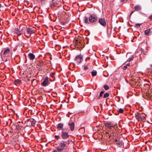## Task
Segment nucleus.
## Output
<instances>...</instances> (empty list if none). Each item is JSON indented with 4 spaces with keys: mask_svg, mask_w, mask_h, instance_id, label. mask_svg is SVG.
<instances>
[{
    "mask_svg": "<svg viewBox=\"0 0 152 152\" xmlns=\"http://www.w3.org/2000/svg\"><path fill=\"white\" fill-rule=\"evenodd\" d=\"M67 142L64 141L58 143L59 146L56 147V149L58 152H65L64 150L67 147L66 145Z\"/></svg>",
    "mask_w": 152,
    "mask_h": 152,
    "instance_id": "1",
    "label": "nucleus"
},
{
    "mask_svg": "<svg viewBox=\"0 0 152 152\" xmlns=\"http://www.w3.org/2000/svg\"><path fill=\"white\" fill-rule=\"evenodd\" d=\"M24 31V35L27 37L30 36L31 35L35 32L34 28H27Z\"/></svg>",
    "mask_w": 152,
    "mask_h": 152,
    "instance_id": "2",
    "label": "nucleus"
},
{
    "mask_svg": "<svg viewBox=\"0 0 152 152\" xmlns=\"http://www.w3.org/2000/svg\"><path fill=\"white\" fill-rule=\"evenodd\" d=\"M135 115L136 118L138 121H142L146 116L145 114L139 113H136Z\"/></svg>",
    "mask_w": 152,
    "mask_h": 152,
    "instance_id": "3",
    "label": "nucleus"
},
{
    "mask_svg": "<svg viewBox=\"0 0 152 152\" xmlns=\"http://www.w3.org/2000/svg\"><path fill=\"white\" fill-rule=\"evenodd\" d=\"M83 57L81 55H78L74 58L75 62L77 64H79L83 60Z\"/></svg>",
    "mask_w": 152,
    "mask_h": 152,
    "instance_id": "4",
    "label": "nucleus"
},
{
    "mask_svg": "<svg viewBox=\"0 0 152 152\" xmlns=\"http://www.w3.org/2000/svg\"><path fill=\"white\" fill-rule=\"evenodd\" d=\"M36 123V120L33 118H31L28 120L27 123L26 125L28 126H34Z\"/></svg>",
    "mask_w": 152,
    "mask_h": 152,
    "instance_id": "5",
    "label": "nucleus"
},
{
    "mask_svg": "<svg viewBox=\"0 0 152 152\" xmlns=\"http://www.w3.org/2000/svg\"><path fill=\"white\" fill-rule=\"evenodd\" d=\"M10 53V50L9 49L7 48L3 52V53L1 54L2 58H3L4 57H7L9 56Z\"/></svg>",
    "mask_w": 152,
    "mask_h": 152,
    "instance_id": "6",
    "label": "nucleus"
},
{
    "mask_svg": "<svg viewBox=\"0 0 152 152\" xmlns=\"http://www.w3.org/2000/svg\"><path fill=\"white\" fill-rule=\"evenodd\" d=\"M99 22L101 25L103 27H105L107 25L106 21L104 18H99Z\"/></svg>",
    "mask_w": 152,
    "mask_h": 152,
    "instance_id": "7",
    "label": "nucleus"
},
{
    "mask_svg": "<svg viewBox=\"0 0 152 152\" xmlns=\"http://www.w3.org/2000/svg\"><path fill=\"white\" fill-rule=\"evenodd\" d=\"M61 136L62 139H66L68 138L69 135L67 132L62 131L61 132Z\"/></svg>",
    "mask_w": 152,
    "mask_h": 152,
    "instance_id": "8",
    "label": "nucleus"
},
{
    "mask_svg": "<svg viewBox=\"0 0 152 152\" xmlns=\"http://www.w3.org/2000/svg\"><path fill=\"white\" fill-rule=\"evenodd\" d=\"M97 16L95 15H91L89 18V21L91 23L94 22L97 20Z\"/></svg>",
    "mask_w": 152,
    "mask_h": 152,
    "instance_id": "9",
    "label": "nucleus"
},
{
    "mask_svg": "<svg viewBox=\"0 0 152 152\" xmlns=\"http://www.w3.org/2000/svg\"><path fill=\"white\" fill-rule=\"evenodd\" d=\"M48 77L46 76L44 78V81L42 83V85L44 86H48L49 84Z\"/></svg>",
    "mask_w": 152,
    "mask_h": 152,
    "instance_id": "10",
    "label": "nucleus"
},
{
    "mask_svg": "<svg viewBox=\"0 0 152 152\" xmlns=\"http://www.w3.org/2000/svg\"><path fill=\"white\" fill-rule=\"evenodd\" d=\"M105 126L107 127L109 129H111V127L113 126H116V125H113V124H112L110 123H107L105 124Z\"/></svg>",
    "mask_w": 152,
    "mask_h": 152,
    "instance_id": "11",
    "label": "nucleus"
},
{
    "mask_svg": "<svg viewBox=\"0 0 152 152\" xmlns=\"http://www.w3.org/2000/svg\"><path fill=\"white\" fill-rule=\"evenodd\" d=\"M69 125L70 126V129L72 131H73L74 130L75 128V124L74 122L72 123L69 122L68 123Z\"/></svg>",
    "mask_w": 152,
    "mask_h": 152,
    "instance_id": "12",
    "label": "nucleus"
},
{
    "mask_svg": "<svg viewBox=\"0 0 152 152\" xmlns=\"http://www.w3.org/2000/svg\"><path fill=\"white\" fill-rule=\"evenodd\" d=\"M28 56L31 60H33L35 58V55L33 53H30L28 54Z\"/></svg>",
    "mask_w": 152,
    "mask_h": 152,
    "instance_id": "13",
    "label": "nucleus"
},
{
    "mask_svg": "<svg viewBox=\"0 0 152 152\" xmlns=\"http://www.w3.org/2000/svg\"><path fill=\"white\" fill-rule=\"evenodd\" d=\"M63 124L60 123L56 125V127L57 129L60 130L62 129L63 126Z\"/></svg>",
    "mask_w": 152,
    "mask_h": 152,
    "instance_id": "14",
    "label": "nucleus"
},
{
    "mask_svg": "<svg viewBox=\"0 0 152 152\" xmlns=\"http://www.w3.org/2000/svg\"><path fill=\"white\" fill-rule=\"evenodd\" d=\"M15 32L16 34H17L18 36H19L21 35L22 34V33L21 32V31L19 30H18V28H16L15 31Z\"/></svg>",
    "mask_w": 152,
    "mask_h": 152,
    "instance_id": "15",
    "label": "nucleus"
},
{
    "mask_svg": "<svg viewBox=\"0 0 152 152\" xmlns=\"http://www.w3.org/2000/svg\"><path fill=\"white\" fill-rule=\"evenodd\" d=\"M141 9L140 6L139 5H136L134 7V9L136 10H141Z\"/></svg>",
    "mask_w": 152,
    "mask_h": 152,
    "instance_id": "16",
    "label": "nucleus"
},
{
    "mask_svg": "<svg viewBox=\"0 0 152 152\" xmlns=\"http://www.w3.org/2000/svg\"><path fill=\"white\" fill-rule=\"evenodd\" d=\"M31 83L32 86H35L37 84V80L34 79H33L31 81Z\"/></svg>",
    "mask_w": 152,
    "mask_h": 152,
    "instance_id": "17",
    "label": "nucleus"
},
{
    "mask_svg": "<svg viewBox=\"0 0 152 152\" xmlns=\"http://www.w3.org/2000/svg\"><path fill=\"white\" fill-rule=\"evenodd\" d=\"M122 141H118L116 143V144L118 146H119V147H121V146H122Z\"/></svg>",
    "mask_w": 152,
    "mask_h": 152,
    "instance_id": "18",
    "label": "nucleus"
},
{
    "mask_svg": "<svg viewBox=\"0 0 152 152\" xmlns=\"http://www.w3.org/2000/svg\"><path fill=\"white\" fill-rule=\"evenodd\" d=\"M21 128H23V129L24 128V127H23V126H20L19 125H17L16 126V129L17 130L19 131L21 129Z\"/></svg>",
    "mask_w": 152,
    "mask_h": 152,
    "instance_id": "19",
    "label": "nucleus"
},
{
    "mask_svg": "<svg viewBox=\"0 0 152 152\" xmlns=\"http://www.w3.org/2000/svg\"><path fill=\"white\" fill-rule=\"evenodd\" d=\"M44 65V62L43 61H39L37 63V65L39 66H43Z\"/></svg>",
    "mask_w": 152,
    "mask_h": 152,
    "instance_id": "20",
    "label": "nucleus"
},
{
    "mask_svg": "<svg viewBox=\"0 0 152 152\" xmlns=\"http://www.w3.org/2000/svg\"><path fill=\"white\" fill-rule=\"evenodd\" d=\"M21 82V80H20L18 79L16 80L15 82L14 83L15 85H17L20 84Z\"/></svg>",
    "mask_w": 152,
    "mask_h": 152,
    "instance_id": "21",
    "label": "nucleus"
},
{
    "mask_svg": "<svg viewBox=\"0 0 152 152\" xmlns=\"http://www.w3.org/2000/svg\"><path fill=\"white\" fill-rule=\"evenodd\" d=\"M134 59V56L133 55L131 56L127 60V61L128 62H130L132 61Z\"/></svg>",
    "mask_w": 152,
    "mask_h": 152,
    "instance_id": "22",
    "label": "nucleus"
},
{
    "mask_svg": "<svg viewBox=\"0 0 152 152\" xmlns=\"http://www.w3.org/2000/svg\"><path fill=\"white\" fill-rule=\"evenodd\" d=\"M97 72L95 70H93L91 72V75L92 76H94L96 75Z\"/></svg>",
    "mask_w": 152,
    "mask_h": 152,
    "instance_id": "23",
    "label": "nucleus"
},
{
    "mask_svg": "<svg viewBox=\"0 0 152 152\" xmlns=\"http://www.w3.org/2000/svg\"><path fill=\"white\" fill-rule=\"evenodd\" d=\"M150 31V29L145 30V34L146 35H149Z\"/></svg>",
    "mask_w": 152,
    "mask_h": 152,
    "instance_id": "24",
    "label": "nucleus"
},
{
    "mask_svg": "<svg viewBox=\"0 0 152 152\" xmlns=\"http://www.w3.org/2000/svg\"><path fill=\"white\" fill-rule=\"evenodd\" d=\"M84 20L85 23H88V18L85 17Z\"/></svg>",
    "mask_w": 152,
    "mask_h": 152,
    "instance_id": "25",
    "label": "nucleus"
},
{
    "mask_svg": "<svg viewBox=\"0 0 152 152\" xmlns=\"http://www.w3.org/2000/svg\"><path fill=\"white\" fill-rule=\"evenodd\" d=\"M104 88L105 90H107L109 88V86L106 85L104 86Z\"/></svg>",
    "mask_w": 152,
    "mask_h": 152,
    "instance_id": "26",
    "label": "nucleus"
},
{
    "mask_svg": "<svg viewBox=\"0 0 152 152\" xmlns=\"http://www.w3.org/2000/svg\"><path fill=\"white\" fill-rule=\"evenodd\" d=\"M109 96V94L108 93H105L103 96V97L104 98L108 97Z\"/></svg>",
    "mask_w": 152,
    "mask_h": 152,
    "instance_id": "27",
    "label": "nucleus"
},
{
    "mask_svg": "<svg viewBox=\"0 0 152 152\" xmlns=\"http://www.w3.org/2000/svg\"><path fill=\"white\" fill-rule=\"evenodd\" d=\"M114 133L113 132H112L110 134H108V136H109V137H111L113 136L114 135Z\"/></svg>",
    "mask_w": 152,
    "mask_h": 152,
    "instance_id": "28",
    "label": "nucleus"
},
{
    "mask_svg": "<svg viewBox=\"0 0 152 152\" xmlns=\"http://www.w3.org/2000/svg\"><path fill=\"white\" fill-rule=\"evenodd\" d=\"M124 111V110L122 108H120L118 112L120 113H123V112Z\"/></svg>",
    "mask_w": 152,
    "mask_h": 152,
    "instance_id": "29",
    "label": "nucleus"
},
{
    "mask_svg": "<svg viewBox=\"0 0 152 152\" xmlns=\"http://www.w3.org/2000/svg\"><path fill=\"white\" fill-rule=\"evenodd\" d=\"M55 73L54 72H51L50 74V76H51L52 77H54L55 75Z\"/></svg>",
    "mask_w": 152,
    "mask_h": 152,
    "instance_id": "30",
    "label": "nucleus"
},
{
    "mask_svg": "<svg viewBox=\"0 0 152 152\" xmlns=\"http://www.w3.org/2000/svg\"><path fill=\"white\" fill-rule=\"evenodd\" d=\"M75 43L76 45H80V43L78 41V40H76L75 41Z\"/></svg>",
    "mask_w": 152,
    "mask_h": 152,
    "instance_id": "31",
    "label": "nucleus"
},
{
    "mask_svg": "<svg viewBox=\"0 0 152 152\" xmlns=\"http://www.w3.org/2000/svg\"><path fill=\"white\" fill-rule=\"evenodd\" d=\"M142 24V23H136L135 26L137 27H139Z\"/></svg>",
    "mask_w": 152,
    "mask_h": 152,
    "instance_id": "32",
    "label": "nucleus"
},
{
    "mask_svg": "<svg viewBox=\"0 0 152 152\" xmlns=\"http://www.w3.org/2000/svg\"><path fill=\"white\" fill-rule=\"evenodd\" d=\"M60 137L58 135H56L55 136V138L57 140H58L59 137Z\"/></svg>",
    "mask_w": 152,
    "mask_h": 152,
    "instance_id": "33",
    "label": "nucleus"
},
{
    "mask_svg": "<svg viewBox=\"0 0 152 152\" xmlns=\"http://www.w3.org/2000/svg\"><path fill=\"white\" fill-rule=\"evenodd\" d=\"M104 93V92L103 91H101L100 92V94L99 95L100 96H102V94Z\"/></svg>",
    "mask_w": 152,
    "mask_h": 152,
    "instance_id": "34",
    "label": "nucleus"
},
{
    "mask_svg": "<svg viewBox=\"0 0 152 152\" xmlns=\"http://www.w3.org/2000/svg\"><path fill=\"white\" fill-rule=\"evenodd\" d=\"M84 70H87L88 69V67L87 66H84Z\"/></svg>",
    "mask_w": 152,
    "mask_h": 152,
    "instance_id": "35",
    "label": "nucleus"
},
{
    "mask_svg": "<svg viewBox=\"0 0 152 152\" xmlns=\"http://www.w3.org/2000/svg\"><path fill=\"white\" fill-rule=\"evenodd\" d=\"M127 68V66H124L123 69L124 70H126Z\"/></svg>",
    "mask_w": 152,
    "mask_h": 152,
    "instance_id": "36",
    "label": "nucleus"
},
{
    "mask_svg": "<svg viewBox=\"0 0 152 152\" xmlns=\"http://www.w3.org/2000/svg\"><path fill=\"white\" fill-rule=\"evenodd\" d=\"M149 18L152 20V14L149 16Z\"/></svg>",
    "mask_w": 152,
    "mask_h": 152,
    "instance_id": "37",
    "label": "nucleus"
},
{
    "mask_svg": "<svg viewBox=\"0 0 152 152\" xmlns=\"http://www.w3.org/2000/svg\"><path fill=\"white\" fill-rule=\"evenodd\" d=\"M130 64V63H129L127 64L126 65L127 66H129Z\"/></svg>",
    "mask_w": 152,
    "mask_h": 152,
    "instance_id": "38",
    "label": "nucleus"
},
{
    "mask_svg": "<svg viewBox=\"0 0 152 152\" xmlns=\"http://www.w3.org/2000/svg\"><path fill=\"white\" fill-rule=\"evenodd\" d=\"M61 23H62V24L64 25L66 23L64 22H61Z\"/></svg>",
    "mask_w": 152,
    "mask_h": 152,
    "instance_id": "39",
    "label": "nucleus"
},
{
    "mask_svg": "<svg viewBox=\"0 0 152 152\" xmlns=\"http://www.w3.org/2000/svg\"><path fill=\"white\" fill-rule=\"evenodd\" d=\"M134 11H132L131 12L130 16H131L134 13Z\"/></svg>",
    "mask_w": 152,
    "mask_h": 152,
    "instance_id": "40",
    "label": "nucleus"
},
{
    "mask_svg": "<svg viewBox=\"0 0 152 152\" xmlns=\"http://www.w3.org/2000/svg\"><path fill=\"white\" fill-rule=\"evenodd\" d=\"M52 152H57V151H56V150H53V151H52Z\"/></svg>",
    "mask_w": 152,
    "mask_h": 152,
    "instance_id": "41",
    "label": "nucleus"
},
{
    "mask_svg": "<svg viewBox=\"0 0 152 152\" xmlns=\"http://www.w3.org/2000/svg\"><path fill=\"white\" fill-rule=\"evenodd\" d=\"M114 142H118V140H117V139H115V140H114Z\"/></svg>",
    "mask_w": 152,
    "mask_h": 152,
    "instance_id": "42",
    "label": "nucleus"
},
{
    "mask_svg": "<svg viewBox=\"0 0 152 152\" xmlns=\"http://www.w3.org/2000/svg\"><path fill=\"white\" fill-rule=\"evenodd\" d=\"M101 96H99L97 98V99H100V98Z\"/></svg>",
    "mask_w": 152,
    "mask_h": 152,
    "instance_id": "43",
    "label": "nucleus"
},
{
    "mask_svg": "<svg viewBox=\"0 0 152 152\" xmlns=\"http://www.w3.org/2000/svg\"><path fill=\"white\" fill-rule=\"evenodd\" d=\"M125 0H121V2L124 1ZM127 0H126V1H127Z\"/></svg>",
    "mask_w": 152,
    "mask_h": 152,
    "instance_id": "44",
    "label": "nucleus"
},
{
    "mask_svg": "<svg viewBox=\"0 0 152 152\" xmlns=\"http://www.w3.org/2000/svg\"><path fill=\"white\" fill-rule=\"evenodd\" d=\"M80 75H81L83 76V75L82 74H81Z\"/></svg>",
    "mask_w": 152,
    "mask_h": 152,
    "instance_id": "45",
    "label": "nucleus"
},
{
    "mask_svg": "<svg viewBox=\"0 0 152 152\" xmlns=\"http://www.w3.org/2000/svg\"><path fill=\"white\" fill-rule=\"evenodd\" d=\"M151 66H152V65H151Z\"/></svg>",
    "mask_w": 152,
    "mask_h": 152,
    "instance_id": "46",
    "label": "nucleus"
}]
</instances>
